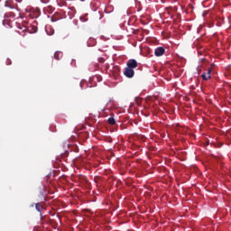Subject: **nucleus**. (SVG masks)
Returning <instances> with one entry per match:
<instances>
[{
  "label": "nucleus",
  "mask_w": 231,
  "mask_h": 231,
  "mask_svg": "<svg viewBox=\"0 0 231 231\" xmlns=\"http://www.w3.org/2000/svg\"><path fill=\"white\" fill-rule=\"evenodd\" d=\"M124 75H125L127 79H133L134 77V69L126 67L124 71Z\"/></svg>",
  "instance_id": "1"
},
{
  "label": "nucleus",
  "mask_w": 231,
  "mask_h": 231,
  "mask_svg": "<svg viewBox=\"0 0 231 231\" xmlns=\"http://www.w3.org/2000/svg\"><path fill=\"white\" fill-rule=\"evenodd\" d=\"M126 66L131 69H134L138 66V61H136V60H128Z\"/></svg>",
  "instance_id": "2"
},
{
  "label": "nucleus",
  "mask_w": 231,
  "mask_h": 231,
  "mask_svg": "<svg viewBox=\"0 0 231 231\" xmlns=\"http://www.w3.org/2000/svg\"><path fill=\"white\" fill-rule=\"evenodd\" d=\"M5 6H7V8H11V10H17V4L14 3L13 0H6Z\"/></svg>",
  "instance_id": "3"
},
{
  "label": "nucleus",
  "mask_w": 231,
  "mask_h": 231,
  "mask_svg": "<svg viewBox=\"0 0 231 231\" xmlns=\"http://www.w3.org/2000/svg\"><path fill=\"white\" fill-rule=\"evenodd\" d=\"M165 49L163 47H158L154 51L155 57H162V55H164Z\"/></svg>",
  "instance_id": "4"
},
{
  "label": "nucleus",
  "mask_w": 231,
  "mask_h": 231,
  "mask_svg": "<svg viewBox=\"0 0 231 231\" xmlns=\"http://www.w3.org/2000/svg\"><path fill=\"white\" fill-rule=\"evenodd\" d=\"M212 69H208L207 72H203L201 77L203 80H209L211 79Z\"/></svg>",
  "instance_id": "5"
},
{
  "label": "nucleus",
  "mask_w": 231,
  "mask_h": 231,
  "mask_svg": "<svg viewBox=\"0 0 231 231\" xmlns=\"http://www.w3.org/2000/svg\"><path fill=\"white\" fill-rule=\"evenodd\" d=\"M35 208L38 212H42V210H44V207H42V204L41 203H36Z\"/></svg>",
  "instance_id": "6"
},
{
  "label": "nucleus",
  "mask_w": 231,
  "mask_h": 231,
  "mask_svg": "<svg viewBox=\"0 0 231 231\" xmlns=\"http://www.w3.org/2000/svg\"><path fill=\"white\" fill-rule=\"evenodd\" d=\"M60 57H62V52L56 51V52L54 53V59H55L56 60H60Z\"/></svg>",
  "instance_id": "7"
},
{
  "label": "nucleus",
  "mask_w": 231,
  "mask_h": 231,
  "mask_svg": "<svg viewBox=\"0 0 231 231\" xmlns=\"http://www.w3.org/2000/svg\"><path fill=\"white\" fill-rule=\"evenodd\" d=\"M95 44H97V41H95V39H89L88 41V46H95Z\"/></svg>",
  "instance_id": "8"
},
{
  "label": "nucleus",
  "mask_w": 231,
  "mask_h": 231,
  "mask_svg": "<svg viewBox=\"0 0 231 231\" xmlns=\"http://www.w3.org/2000/svg\"><path fill=\"white\" fill-rule=\"evenodd\" d=\"M108 124L110 125H115L116 124V121H115V118L114 117H109L108 118Z\"/></svg>",
  "instance_id": "9"
},
{
  "label": "nucleus",
  "mask_w": 231,
  "mask_h": 231,
  "mask_svg": "<svg viewBox=\"0 0 231 231\" xmlns=\"http://www.w3.org/2000/svg\"><path fill=\"white\" fill-rule=\"evenodd\" d=\"M40 1H41V3H44V4L50 3V0H40Z\"/></svg>",
  "instance_id": "10"
},
{
  "label": "nucleus",
  "mask_w": 231,
  "mask_h": 231,
  "mask_svg": "<svg viewBox=\"0 0 231 231\" xmlns=\"http://www.w3.org/2000/svg\"><path fill=\"white\" fill-rule=\"evenodd\" d=\"M80 21H82L83 23H86V21H88V19H86L84 17H80Z\"/></svg>",
  "instance_id": "11"
},
{
  "label": "nucleus",
  "mask_w": 231,
  "mask_h": 231,
  "mask_svg": "<svg viewBox=\"0 0 231 231\" xmlns=\"http://www.w3.org/2000/svg\"><path fill=\"white\" fill-rule=\"evenodd\" d=\"M16 1V3H22L23 2V0H15Z\"/></svg>",
  "instance_id": "12"
}]
</instances>
